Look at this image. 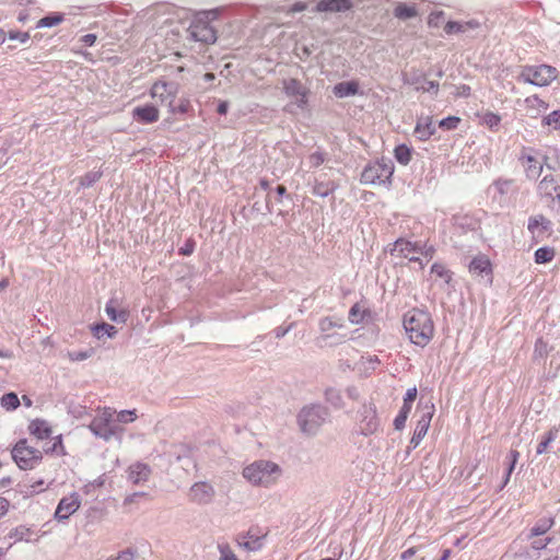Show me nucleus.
I'll list each match as a JSON object with an SVG mask.
<instances>
[{
	"instance_id": "a878e982",
	"label": "nucleus",
	"mask_w": 560,
	"mask_h": 560,
	"mask_svg": "<svg viewBox=\"0 0 560 560\" xmlns=\"http://www.w3.org/2000/svg\"><path fill=\"white\" fill-rule=\"evenodd\" d=\"M420 250V247L410 241H406L404 238H399L395 242L393 252H397L399 255L409 258L410 261H419L421 268L423 267V264L420 258L410 256V254L418 253Z\"/></svg>"
},
{
	"instance_id": "13d9d810",
	"label": "nucleus",
	"mask_w": 560,
	"mask_h": 560,
	"mask_svg": "<svg viewBox=\"0 0 560 560\" xmlns=\"http://www.w3.org/2000/svg\"><path fill=\"white\" fill-rule=\"evenodd\" d=\"M327 160V154L323 151H315L308 155V164L311 167H319Z\"/></svg>"
},
{
	"instance_id": "ddd939ff",
	"label": "nucleus",
	"mask_w": 560,
	"mask_h": 560,
	"mask_svg": "<svg viewBox=\"0 0 560 560\" xmlns=\"http://www.w3.org/2000/svg\"><path fill=\"white\" fill-rule=\"evenodd\" d=\"M516 191L517 187L515 185V180L512 178L500 177L489 187V192L492 194V199L499 203L505 202L509 196Z\"/></svg>"
},
{
	"instance_id": "69168bd1",
	"label": "nucleus",
	"mask_w": 560,
	"mask_h": 560,
	"mask_svg": "<svg viewBox=\"0 0 560 560\" xmlns=\"http://www.w3.org/2000/svg\"><path fill=\"white\" fill-rule=\"evenodd\" d=\"M417 397V387L408 388L404 397V406L412 407V402Z\"/></svg>"
},
{
	"instance_id": "4d7b16f0",
	"label": "nucleus",
	"mask_w": 560,
	"mask_h": 560,
	"mask_svg": "<svg viewBox=\"0 0 560 560\" xmlns=\"http://www.w3.org/2000/svg\"><path fill=\"white\" fill-rule=\"evenodd\" d=\"M518 457H520V453L516 450H512L509 453V455H508L509 466H508L506 472H505L504 486L509 482L510 476H511L512 471L515 468V465H516V463L518 460Z\"/></svg>"
},
{
	"instance_id": "2f4dec72",
	"label": "nucleus",
	"mask_w": 560,
	"mask_h": 560,
	"mask_svg": "<svg viewBox=\"0 0 560 560\" xmlns=\"http://www.w3.org/2000/svg\"><path fill=\"white\" fill-rule=\"evenodd\" d=\"M394 15L399 20H408L418 15L417 5L415 3L399 2L394 8Z\"/></svg>"
},
{
	"instance_id": "774afa93",
	"label": "nucleus",
	"mask_w": 560,
	"mask_h": 560,
	"mask_svg": "<svg viewBox=\"0 0 560 560\" xmlns=\"http://www.w3.org/2000/svg\"><path fill=\"white\" fill-rule=\"evenodd\" d=\"M116 558L117 560H133L135 552L131 549H126L120 551Z\"/></svg>"
},
{
	"instance_id": "338daca9",
	"label": "nucleus",
	"mask_w": 560,
	"mask_h": 560,
	"mask_svg": "<svg viewBox=\"0 0 560 560\" xmlns=\"http://www.w3.org/2000/svg\"><path fill=\"white\" fill-rule=\"evenodd\" d=\"M471 89L469 85L462 84L456 88L455 95L458 97H468L470 95Z\"/></svg>"
},
{
	"instance_id": "423d86ee",
	"label": "nucleus",
	"mask_w": 560,
	"mask_h": 560,
	"mask_svg": "<svg viewBox=\"0 0 560 560\" xmlns=\"http://www.w3.org/2000/svg\"><path fill=\"white\" fill-rule=\"evenodd\" d=\"M318 326L320 335L317 338V343L320 347H334L346 341L347 336L335 330L345 327L341 318L324 317L319 320Z\"/></svg>"
},
{
	"instance_id": "4be33fe9",
	"label": "nucleus",
	"mask_w": 560,
	"mask_h": 560,
	"mask_svg": "<svg viewBox=\"0 0 560 560\" xmlns=\"http://www.w3.org/2000/svg\"><path fill=\"white\" fill-rule=\"evenodd\" d=\"M105 313L112 322L118 324H125L129 318V311L125 307H120V302L116 298H112L107 301Z\"/></svg>"
},
{
	"instance_id": "f03ea898",
	"label": "nucleus",
	"mask_w": 560,
	"mask_h": 560,
	"mask_svg": "<svg viewBox=\"0 0 560 560\" xmlns=\"http://www.w3.org/2000/svg\"><path fill=\"white\" fill-rule=\"evenodd\" d=\"M242 475L252 486L269 488L279 480L282 469L271 460L258 459L245 466Z\"/></svg>"
},
{
	"instance_id": "c9c22d12",
	"label": "nucleus",
	"mask_w": 560,
	"mask_h": 560,
	"mask_svg": "<svg viewBox=\"0 0 560 560\" xmlns=\"http://www.w3.org/2000/svg\"><path fill=\"white\" fill-rule=\"evenodd\" d=\"M525 104L529 110H534L536 115L545 113L549 105L544 100L539 98L537 95H532L526 97Z\"/></svg>"
},
{
	"instance_id": "4468645a",
	"label": "nucleus",
	"mask_w": 560,
	"mask_h": 560,
	"mask_svg": "<svg viewBox=\"0 0 560 560\" xmlns=\"http://www.w3.org/2000/svg\"><path fill=\"white\" fill-rule=\"evenodd\" d=\"M178 89L179 86L176 82L158 81L151 86L150 95L161 103L170 105L171 102L175 101Z\"/></svg>"
},
{
	"instance_id": "7ed1b4c3",
	"label": "nucleus",
	"mask_w": 560,
	"mask_h": 560,
	"mask_svg": "<svg viewBox=\"0 0 560 560\" xmlns=\"http://www.w3.org/2000/svg\"><path fill=\"white\" fill-rule=\"evenodd\" d=\"M89 429L104 441L120 436L124 429L115 421V409L110 407L98 408L96 416L91 421Z\"/></svg>"
},
{
	"instance_id": "6e6552de",
	"label": "nucleus",
	"mask_w": 560,
	"mask_h": 560,
	"mask_svg": "<svg viewBox=\"0 0 560 560\" xmlns=\"http://www.w3.org/2000/svg\"><path fill=\"white\" fill-rule=\"evenodd\" d=\"M537 195L550 211L560 212V185L552 174H547L539 180Z\"/></svg>"
},
{
	"instance_id": "ea45409f",
	"label": "nucleus",
	"mask_w": 560,
	"mask_h": 560,
	"mask_svg": "<svg viewBox=\"0 0 560 560\" xmlns=\"http://www.w3.org/2000/svg\"><path fill=\"white\" fill-rule=\"evenodd\" d=\"M20 399L18 395L13 392L4 394L0 399V405L7 411H13L19 408Z\"/></svg>"
},
{
	"instance_id": "c03bdc74",
	"label": "nucleus",
	"mask_w": 560,
	"mask_h": 560,
	"mask_svg": "<svg viewBox=\"0 0 560 560\" xmlns=\"http://www.w3.org/2000/svg\"><path fill=\"white\" fill-rule=\"evenodd\" d=\"M63 21V14L54 13L47 16H44L36 23V28L42 27H52L60 24Z\"/></svg>"
},
{
	"instance_id": "0e129e2a",
	"label": "nucleus",
	"mask_w": 560,
	"mask_h": 560,
	"mask_svg": "<svg viewBox=\"0 0 560 560\" xmlns=\"http://www.w3.org/2000/svg\"><path fill=\"white\" fill-rule=\"evenodd\" d=\"M8 37L12 40H19L20 43L24 44L30 39L31 36L28 32L10 31L8 33Z\"/></svg>"
},
{
	"instance_id": "8fccbe9b",
	"label": "nucleus",
	"mask_w": 560,
	"mask_h": 560,
	"mask_svg": "<svg viewBox=\"0 0 560 560\" xmlns=\"http://www.w3.org/2000/svg\"><path fill=\"white\" fill-rule=\"evenodd\" d=\"M137 419V410L136 409H132V410H121L119 412H117L115 410V421L116 423H118L119 425L121 423H131L133 422L135 420Z\"/></svg>"
},
{
	"instance_id": "603ef678",
	"label": "nucleus",
	"mask_w": 560,
	"mask_h": 560,
	"mask_svg": "<svg viewBox=\"0 0 560 560\" xmlns=\"http://www.w3.org/2000/svg\"><path fill=\"white\" fill-rule=\"evenodd\" d=\"M325 398L335 408L342 407V397L338 389H336V388L326 389Z\"/></svg>"
},
{
	"instance_id": "9b49d317",
	"label": "nucleus",
	"mask_w": 560,
	"mask_h": 560,
	"mask_svg": "<svg viewBox=\"0 0 560 560\" xmlns=\"http://www.w3.org/2000/svg\"><path fill=\"white\" fill-rule=\"evenodd\" d=\"M266 534L258 527H252L246 533L237 534L236 544L246 551H258L264 547Z\"/></svg>"
},
{
	"instance_id": "2eb2a0df",
	"label": "nucleus",
	"mask_w": 560,
	"mask_h": 560,
	"mask_svg": "<svg viewBox=\"0 0 560 560\" xmlns=\"http://www.w3.org/2000/svg\"><path fill=\"white\" fill-rule=\"evenodd\" d=\"M215 494L214 488L207 481L195 482L189 489V500L199 505L212 502Z\"/></svg>"
},
{
	"instance_id": "3c124183",
	"label": "nucleus",
	"mask_w": 560,
	"mask_h": 560,
	"mask_svg": "<svg viewBox=\"0 0 560 560\" xmlns=\"http://www.w3.org/2000/svg\"><path fill=\"white\" fill-rule=\"evenodd\" d=\"M542 126H548L553 130L560 129V109L546 115L541 120Z\"/></svg>"
},
{
	"instance_id": "c756f323",
	"label": "nucleus",
	"mask_w": 560,
	"mask_h": 560,
	"mask_svg": "<svg viewBox=\"0 0 560 560\" xmlns=\"http://www.w3.org/2000/svg\"><path fill=\"white\" fill-rule=\"evenodd\" d=\"M30 433L38 440H47L51 435V428L46 420L35 419L28 425Z\"/></svg>"
},
{
	"instance_id": "bf43d9fd",
	"label": "nucleus",
	"mask_w": 560,
	"mask_h": 560,
	"mask_svg": "<svg viewBox=\"0 0 560 560\" xmlns=\"http://www.w3.org/2000/svg\"><path fill=\"white\" fill-rule=\"evenodd\" d=\"M44 452L49 454H63V446L61 441V435H57L52 439V444L50 446H44Z\"/></svg>"
},
{
	"instance_id": "cd10ccee",
	"label": "nucleus",
	"mask_w": 560,
	"mask_h": 560,
	"mask_svg": "<svg viewBox=\"0 0 560 560\" xmlns=\"http://www.w3.org/2000/svg\"><path fill=\"white\" fill-rule=\"evenodd\" d=\"M520 160L525 167V174L527 178L536 179L540 175L542 171V164L539 163L535 156L522 153Z\"/></svg>"
},
{
	"instance_id": "7c9ffc66",
	"label": "nucleus",
	"mask_w": 560,
	"mask_h": 560,
	"mask_svg": "<svg viewBox=\"0 0 560 560\" xmlns=\"http://www.w3.org/2000/svg\"><path fill=\"white\" fill-rule=\"evenodd\" d=\"M469 271L476 276L491 275L490 260L483 255L475 257L469 264Z\"/></svg>"
},
{
	"instance_id": "5fc2aeb1",
	"label": "nucleus",
	"mask_w": 560,
	"mask_h": 560,
	"mask_svg": "<svg viewBox=\"0 0 560 560\" xmlns=\"http://www.w3.org/2000/svg\"><path fill=\"white\" fill-rule=\"evenodd\" d=\"M552 526L551 520H540L530 529V536H541Z\"/></svg>"
},
{
	"instance_id": "e433bc0d",
	"label": "nucleus",
	"mask_w": 560,
	"mask_h": 560,
	"mask_svg": "<svg viewBox=\"0 0 560 560\" xmlns=\"http://www.w3.org/2000/svg\"><path fill=\"white\" fill-rule=\"evenodd\" d=\"M558 433L559 428L553 427L542 436L541 441L537 445V455H541L546 452L547 447L558 438Z\"/></svg>"
},
{
	"instance_id": "f704fd0d",
	"label": "nucleus",
	"mask_w": 560,
	"mask_h": 560,
	"mask_svg": "<svg viewBox=\"0 0 560 560\" xmlns=\"http://www.w3.org/2000/svg\"><path fill=\"white\" fill-rule=\"evenodd\" d=\"M92 332L97 339H101L103 336L113 338L116 336L117 329L110 324L101 323L92 326Z\"/></svg>"
},
{
	"instance_id": "e2e57ef3",
	"label": "nucleus",
	"mask_w": 560,
	"mask_h": 560,
	"mask_svg": "<svg viewBox=\"0 0 560 560\" xmlns=\"http://www.w3.org/2000/svg\"><path fill=\"white\" fill-rule=\"evenodd\" d=\"M444 12L443 11H436L432 12L428 18V25L430 27H439L443 21Z\"/></svg>"
},
{
	"instance_id": "680f3d73",
	"label": "nucleus",
	"mask_w": 560,
	"mask_h": 560,
	"mask_svg": "<svg viewBox=\"0 0 560 560\" xmlns=\"http://www.w3.org/2000/svg\"><path fill=\"white\" fill-rule=\"evenodd\" d=\"M91 355H92V351H90V350L68 352V358L72 362L84 361V360L89 359Z\"/></svg>"
},
{
	"instance_id": "39448f33",
	"label": "nucleus",
	"mask_w": 560,
	"mask_h": 560,
	"mask_svg": "<svg viewBox=\"0 0 560 560\" xmlns=\"http://www.w3.org/2000/svg\"><path fill=\"white\" fill-rule=\"evenodd\" d=\"M327 417V409L319 404H315L301 409L298 422L304 433L315 434Z\"/></svg>"
},
{
	"instance_id": "dca6fc26",
	"label": "nucleus",
	"mask_w": 560,
	"mask_h": 560,
	"mask_svg": "<svg viewBox=\"0 0 560 560\" xmlns=\"http://www.w3.org/2000/svg\"><path fill=\"white\" fill-rule=\"evenodd\" d=\"M404 83L415 86L418 92H428L434 95L439 92V83L435 81L427 80L420 72L410 71L404 74Z\"/></svg>"
},
{
	"instance_id": "412c9836",
	"label": "nucleus",
	"mask_w": 560,
	"mask_h": 560,
	"mask_svg": "<svg viewBox=\"0 0 560 560\" xmlns=\"http://www.w3.org/2000/svg\"><path fill=\"white\" fill-rule=\"evenodd\" d=\"M527 230L530 232L533 237L539 238L544 234L552 231V223L542 214H536L528 219Z\"/></svg>"
},
{
	"instance_id": "aec40b11",
	"label": "nucleus",
	"mask_w": 560,
	"mask_h": 560,
	"mask_svg": "<svg viewBox=\"0 0 560 560\" xmlns=\"http://www.w3.org/2000/svg\"><path fill=\"white\" fill-rule=\"evenodd\" d=\"M283 90L288 96L295 98V103L300 108L305 107L307 103V93L299 80H283Z\"/></svg>"
},
{
	"instance_id": "a19ab883",
	"label": "nucleus",
	"mask_w": 560,
	"mask_h": 560,
	"mask_svg": "<svg viewBox=\"0 0 560 560\" xmlns=\"http://www.w3.org/2000/svg\"><path fill=\"white\" fill-rule=\"evenodd\" d=\"M481 124L487 126L490 130H497L501 122V117L493 112H485L480 115Z\"/></svg>"
},
{
	"instance_id": "f3484780",
	"label": "nucleus",
	"mask_w": 560,
	"mask_h": 560,
	"mask_svg": "<svg viewBox=\"0 0 560 560\" xmlns=\"http://www.w3.org/2000/svg\"><path fill=\"white\" fill-rule=\"evenodd\" d=\"M188 31L190 37L197 42L212 44L217 39L215 30L208 22L202 20L194 21Z\"/></svg>"
},
{
	"instance_id": "393cba45",
	"label": "nucleus",
	"mask_w": 560,
	"mask_h": 560,
	"mask_svg": "<svg viewBox=\"0 0 560 560\" xmlns=\"http://www.w3.org/2000/svg\"><path fill=\"white\" fill-rule=\"evenodd\" d=\"M435 131L436 128L433 125L432 118L430 116H420L417 120L413 133L419 140L425 141L433 136Z\"/></svg>"
},
{
	"instance_id": "6ab92c4d",
	"label": "nucleus",
	"mask_w": 560,
	"mask_h": 560,
	"mask_svg": "<svg viewBox=\"0 0 560 560\" xmlns=\"http://www.w3.org/2000/svg\"><path fill=\"white\" fill-rule=\"evenodd\" d=\"M131 117L133 121L141 125H149L156 122L160 118L158 107L152 104L139 105L132 108Z\"/></svg>"
},
{
	"instance_id": "72a5a7b5",
	"label": "nucleus",
	"mask_w": 560,
	"mask_h": 560,
	"mask_svg": "<svg viewBox=\"0 0 560 560\" xmlns=\"http://www.w3.org/2000/svg\"><path fill=\"white\" fill-rule=\"evenodd\" d=\"M381 364L377 355H362L358 366L359 370L366 375V372L374 371Z\"/></svg>"
},
{
	"instance_id": "864d4df0",
	"label": "nucleus",
	"mask_w": 560,
	"mask_h": 560,
	"mask_svg": "<svg viewBox=\"0 0 560 560\" xmlns=\"http://www.w3.org/2000/svg\"><path fill=\"white\" fill-rule=\"evenodd\" d=\"M410 411H411V407L404 406V405L401 406L398 415L394 419V427L396 430H401L405 427Z\"/></svg>"
},
{
	"instance_id": "052dcab7",
	"label": "nucleus",
	"mask_w": 560,
	"mask_h": 560,
	"mask_svg": "<svg viewBox=\"0 0 560 560\" xmlns=\"http://www.w3.org/2000/svg\"><path fill=\"white\" fill-rule=\"evenodd\" d=\"M460 122V118L457 116H448L446 118H443L439 122V127L445 130H454L458 127Z\"/></svg>"
},
{
	"instance_id": "6e6d98bb",
	"label": "nucleus",
	"mask_w": 560,
	"mask_h": 560,
	"mask_svg": "<svg viewBox=\"0 0 560 560\" xmlns=\"http://www.w3.org/2000/svg\"><path fill=\"white\" fill-rule=\"evenodd\" d=\"M365 311L359 304H354L349 311V320L351 324H361L364 319Z\"/></svg>"
},
{
	"instance_id": "49530a36",
	"label": "nucleus",
	"mask_w": 560,
	"mask_h": 560,
	"mask_svg": "<svg viewBox=\"0 0 560 560\" xmlns=\"http://www.w3.org/2000/svg\"><path fill=\"white\" fill-rule=\"evenodd\" d=\"M219 560H240L228 542H218Z\"/></svg>"
},
{
	"instance_id": "a211bd4d",
	"label": "nucleus",
	"mask_w": 560,
	"mask_h": 560,
	"mask_svg": "<svg viewBox=\"0 0 560 560\" xmlns=\"http://www.w3.org/2000/svg\"><path fill=\"white\" fill-rule=\"evenodd\" d=\"M359 428L363 435H370L377 430L378 420L373 405H363L359 411Z\"/></svg>"
},
{
	"instance_id": "9d476101",
	"label": "nucleus",
	"mask_w": 560,
	"mask_h": 560,
	"mask_svg": "<svg viewBox=\"0 0 560 560\" xmlns=\"http://www.w3.org/2000/svg\"><path fill=\"white\" fill-rule=\"evenodd\" d=\"M419 412L420 416L410 439L409 448H416L425 436L434 413V405L430 402L421 405Z\"/></svg>"
},
{
	"instance_id": "473e14b6",
	"label": "nucleus",
	"mask_w": 560,
	"mask_h": 560,
	"mask_svg": "<svg viewBox=\"0 0 560 560\" xmlns=\"http://www.w3.org/2000/svg\"><path fill=\"white\" fill-rule=\"evenodd\" d=\"M359 90V84L355 81H347L337 83L334 86V94L339 98L355 95Z\"/></svg>"
},
{
	"instance_id": "f257e3e1",
	"label": "nucleus",
	"mask_w": 560,
	"mask_h": 560,
	"mask_svg": "<svg viewBox=\"0 0 560 560\" xmlns=\"http://www.w3.org/2000/svg\"><path fill=\"white\" fill-rule=\"evenodd\" d=\"M404 328L410 341L419 347H425L434 334L431 315L418 308H413L405 314Z\"/></svg>"
},
{
	"instance_id": "4c0bfd02",
	"label": "nucleus",
	"mask_w": 560,
	"mask_h": 560,
	"mask_svg": "<svg viewBox=\"0 0 560 560\" xmlns=\"http://www.w3.org/2000/svg\"><path fill=\"white\" fill-rule=\"evenodd\" d=\"M168 110L171 114H174V115L175 114L185 115V114H188L190 110H192V106H191L189 98L180 97L178 100L177 104H175V101L170 103Z\"/></svg>"
},
{
	"instance_id": "37998d69",
	"label": "nucleus",
	"mask_w": 560,
	"mask_h": 560,
	"mask_svg": "<svg viewBox=\"0 0 560 560\" xmlns=\"http://www.w3.org/2000/svg\"><path fill=\"white\" fill-rule=\"evenodd\" d=\"M550 350H551V348L549 347L548 342L545 341L542 338H538L536 340L535 347H534V353H533L534 360H541V359L547 358Z\"/></svg>"
},
{
	"instance_id": "20e7f679",
	"label": "nucleus",
	"mask_w": 560,
	"mask_h": 560,
	"mask_svg": "<svg viewBox=\"0 0 560 560\" xmlns=\"http://www.w3.org/2000/svg\"><path fill=\"white\" fill-rule=\"evenodd\" d=\"M393 173V162L382 159L364 167L361 174V183L365 185H390Z\"/></svg>"
},
{
	"instance_id": "c85d7f7f",
	"label": "nucleus",
	"mask_w": 560,
	"mask_h": 560,
	"mask_svg": "<svg viewBox=\"0 0 560 560\" xmlns=\"http://www.w3.org/2000/svg\"><path fill=\"white\" fill-rule=\"evenodd\" d=\"M338 188V185L332 180H324L318 177L314 178L312 184V194L314 196L325 198L332 194Z\"/></svg>"
},
{
	"instance_id": "5701e85b",
	"label": "nucleus",
	"mask_w": 560,
	"mask_h": 560,
	"mask_svg": "<svg viewBox=\"0 0 560 560\" xmlns=\"http://www.w3.org/2000/svg\"><path fill=\"white\" fill-rule=\"evenodd\" d=\"M353 8L352 0H318L316 12H347Z\"/></svg>"
},
{
	"instance_id": "58836bf2",
	"label": "nucleus",
	"mask_w": 560,
	"mask_h": 560,
	"mask_svg": "<svg viewBox=\"0 0 560 560\" xmlns=\"http://www.w3.org/2000/svg\"><path fill=\"white\" fill-rule=\"evenodd\" d=\"M103 172L101 170H93L88 172L84 176H81L79 182V188H89L92 187L100 178L102 177Z\"/></svg>"
},
{
	"instance_id": "de8ad7c7",
	"label": "nucleus",
	"mask_w": 560,
	"mask_h": 560,
	"mask_svg": "<svg viewBox=\"0 0 560 560\" xmlns=\"http://www.w3.org/2000/svg\"><path fill=\"white\" fill-rule=\"evenodd\" d=\"M395 159L402 165H407L411 159V151L405 144H399L395 148Z\"/></svg>"
},
{
	"instance_id": "f8f14e48",
	"label": "nucleus",
	"mask_w": 560,
	"mask_h": 560,
	"mask_svg": "<svg viewBox=\"0 0 560 560\" xmlns=\"http://www.w3.org/2000/svg\"><path fill=\"white\" fill-rule=\"evenodd\" d=\"M81 506V498L78 492H72L63 497L55 511V518L58 522H66L72 514H74Z\"/></svg>"
},
{
	"instance_id": "79ce46f5",
	"label": "nucleus",
	"mask_w": 560,
	"mask_h": 560,
	"mask_svg": "<svg viewBox=\"0 0 560 560\" xmlns=\"http://www.w3.org/2000/svg\"><path fill=\"white\" fill-rule=\"evenodd\" d=\"M555 257V249L552 247H539L535 252V262L536 264H547L550 262Z\"/></svg>"
},
{
	"instance_id": "a18cd8bd",
	"label": "nucleus",
	"mask_w": 560,
	"mask_h": 560,
	"mask_svg": "<svg viewBox=\"0 0 560 560\" xmlns=\"http://www.w3.org/2000/svg\"><path fill=\"white\" fill-rule=\"evenodd\" d=\"M431 273L443 279L445 283H450L452 280V272L444 265L434 262L431 267Z\"/></svg>"
},
{
	"instance_id": "0eeeda50",
	"label": "nucleus",
	"mask_w": 560,
	"mask_h": 560,
	"mask_svg": "<svg viewBox=\"0 0 560 560\" xmlns=\"http://www.w3.org/2000/svg\"><path fill=\"white\" fill-rule=\"evenodd\" d=\"M558 78V70L549 65L525 66L520 80L536 86H547Z\"/></svg>"
},
{
	"instance_id": "1a4fd4ad",
	"label": "nucleus",
	"mask_w": 560,
	"mask_h": 560,
	"mask_svg": "<svg viewBox=\"0 0 560 560\" xmlns=\"http://www.w3.org/2000/svg\"><path fill=\"white\" fill-rule=\"evenodd\" d=\"M12 457L16 465L23 469H33L43 458L42 452L28 446L26 440H20L12 450Z\"/></svg>"
},
{
	"instance_id": "09e8293b",
	"label": "nucleus",
	"mask_w": 560,
	"mask_h": 560,
	"mask_svg": "<svg viewBox=\"0 0 560 560\" xmlns=\"http://www.w3.org/2000/svg\"><path fill=\"white\" fill-rule=\"evenodd\" d=\"M9 537L14 541H28L31 537V529L26 526H18L10 532Z\"/></svg>"
},
{
	"instance_id": "b1692460",
	"label": "nucleus",
	"mask_w": 560,
	"mask_h": 560,
	"mask_svg": "<svg viewBox=\"0 0 560 560\" xmlns=\"http://www.w3.org/2000/svg\"><path fill=\"white\" fill-rule=\"evenodd\" d=\"M481 26V23L476 20L471 19L468 21H448L444 26V32L447 35L452 34H464L468 33L470 31H475Z\"/></svg>"
},
{
	"instance_id": "bb28decb",
	"label": "nucleus",
	"mask_w": 560,
	"mask_h": 560,
	"mask_svg": "<svg viewBox=\"0 0 560 560\" xmlns=\"http://www.w3.org/2000/svg\"><path fill=\"white\" fill-rule=\"evenodd\" d=\"M151 469L148 465L136 463L128 469V479L135 485H140L149 479Z\"/></svg>"
}]
</instances>
